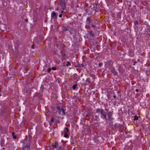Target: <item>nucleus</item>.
Masks as SVG:
<instances>
[{"mask_svg": "<svg viewBox=\"0 0 150 150\" xmlns=\"http://www.w3.org/2000/svg\"><path fill=\"white\" fill-rule=\"evenodd\" d=\"M113 112L112 110L111 111L108 112L107 114L108 116V119H107L106 112H105L104 110L102 109L98 108L96 110V113H98V115H99L100 114V117L103 119H105L106 120H108L110 121L112 120V113Z\"/></svg>", "mask_w": 150, "mask_h": 150, "instance_id": "nucleus-1", "label": "nucleus"}, {"mask_svg": "<svg viewBox=\"0 0 150 150\" xmlns=\"http://www.w3.org/2000/svg\"><path fill=\"white\" fill-rule=\"evenodd\" d=\"M57 112H58L59 115H65L64 110L62 107L57 106Z\"/></svg>", "mask_w": 150, "mask_h": 150, "instance_id": "nucleus-2", "label": "nucleus"}, {"mask_svg": "<svg viewBox=\"0 0 150 150\" xmlns=\"http://www.w3.org/2000/svg\"><path fill=\"white\" fill-rule=\"evenodd\" d=\"M23 142V146L22 150H28L30 149V144L29 143H25V141L23 140H22Z\"/></svg>", "mask_w": 150, "mask_h": 150, "instance_id": "nucleus-3", "label": "nucleus"}, {"mask_svg": "<svg viewBox=\"0 0 150 150\" xmlns=\"http://www.w3.org/2000/svg\"><path fill=\"white\" fill-rule=\"evenodd\" d=\"M121 12H119L117 13V21L119 22H122L123 21V18H122L121 16Z\"/></svg>", "mask_w": 150, "mask_h": 150, "instance_id": "nucleus-4", "label": "nucleus"}, {"mask_svg": "<svg viewBox=\"0 0 150 150\" xmlns=\"http://www.w3.org/2000/svg\"><path fill=\"white\" fill-rule=\"evenodd\" d=\"M58 14L57 13L54 11H52L51 13V19L54 20L56 19L57 18Z\"/></svg>", "mask_w": 150, "mask_h": 150, "instance_id": "nucleus-5", "label": "nucleus"}, {"mask_svg": "<svg viewBox=\"0 0 150 150\" xmlns=\"http://www.w3.org/2000/svg\"><path fill=\"white\" fill-rule=\"evenodd\" d=\"M6 29L5 25L2 23H0V31H4Z\"/></svg>", "mask_w": 150, "mask_h": 150, "instance_id": "nucleus-6", "label": "nucleus"}, {"mask_svg": "<svg viewBox=\"0 0 150 150\" xmlns=\"http://www.w3.org/2000/svg\"><path fill=\"white\" fill-rule=\"evenodd\" d=\"M60 4L62 9H64L65 8V0H61Z\"/></svg>", "mask_w": 150, "mask_h": 150, "instance_id": "nucleus-7", "label": "nucleus"}, {"mask_svg": "<svg viewBox=\"0 0 150 150\" xmlns=\"http://www.w3.org/2000/svg\"><path fill=\"white\" fill-rule=\"evenodd\" d=\"M62 31H66L68 30V27L67 25H64L62 28Z\"/></svg>", "mask_w": 150, "mask_h": 150, "instance_id": "nucleus-8", "label": "nucleus"}, {"mask_svg": "<svg viewBox=\"0 0 150 150\" xmlns=\"http://www.w3.org/2000/svg\"><path fill=\"white\" fill-rule=\"evenodd\" d=\"M93 21L92 19L90 17L87 18L86 21V22L89 25H91V23Z\"/></svg>", "mask_w": 150, "mask_h": 150, "instance_id": "nucleus-9", "label": "nucleus"}, {"mask_svg": "<svg viewBox=\"0 0 150 150\" xmlns=\"http://www.w3.org/2000/svg\"><path fill=\"white\" fill-rule=\"evenodd\" d=\"M111 71L114 75H117V72L116 71L114 67L111 70Z\"/></svg>", "mask_w": 150, "mask_h": 150, "instance_id": "nucleus-10", "label": "nucleus"}, {"mask_svg": "<svg viewBox=\"0 0 150 150\" xmlns=\"http://www.w3.org/2000/svg\"><path fill=\"white\" fill-rule=\"evenodd\" d=\"M113 63V62L111 60H110L108 61L106 64L108 66L110 67L112 66Z\"/></svg>", "mask_w": 150, "mask_h": 150, "instance_id": "nucleus-11", "label": "nucleus"}, {"mask_svg": "<svg viewBox=\"0 0 150 150\" xmlns=\"http://www.w3.org/2000/svg\"><path fill=\"white\" fill-rule=\"evenodd\" d=\"M96 24H97L96 22L95 21H93L91 23V26L92 27H95Z\"/></svg>", "mask_w": 150, "mask_h": 150, "instance_id": "nucleus-12", "label": "nucleus"}, {"mask_svg": "<svg viewBox=\"0 0 150 150\" xmlns=\"http://www.w3.org/2000/svg\"><path fill=\"white\" fill-rule=\"evenodd\" d=\"M58 143L57 142H55L53 144L52 147L53 148H56L58 145Z\"/></svg>", "mask_w": 150, "mask_h": 150, "instance_id": "nucleus-13", "label": "nucleus"}, {"mask_svg": "<svg viewBox=\"0 0 150 150\" xmlns=\"http://www.w3.org/2000/svg\"><path fill=\"white\" fill-rule=\"evenodd\" d=\"M35 96L38 97L40 99L42 98V96L41 94L40 93H36L35 94Z\"/></svg>", "mask_w": 150, "mask_h": 150, "instance_id": "nucleus-14", "label": "nucleus"}, {"mask_svg": "<svg viewBox=\"0 0 150 150\" xmlns=\"http://www.w3.org/2000/svg\"><path fill=\"white\" fill-rule=\"evenodd\" d=\"M64 131L65 133H67L69 132V129L67 127H65L64 129Z\"/></svg>", "mask_w": 150, "mask_h": 150, "instance_id": "nucleus-15", "label": "nucleus"}, {"mask_svg": "<svg viewBox=\"0 0 150 150\" xmlns=\"http://www.w3.org/2000/svg\"><path fill=\"white\" fill-rule=\"evenodd\" d=\"M84 65L83 64H78L76 66H75V67H83Z\"/></svg>", "mask_w": 150, "mask_h": 150, "instance_id": "nucleus-16", "label": "nucleus"}, {"mask_svg": "<svg viewBox=\"0 0 150 150\" xmlns=\"http://www.w3.org/2000/svg\"><path fill=\"white\" fill-rule=\"evenodd\" d=\"M12 136H13V138L14 139H16L17 138L16 135H15V133L14 132H13L12 133Z\"/></svg>", "mask_w": 150, "mask_h": 150, "instance_id": "nucleus-17", "label": "nucleus"}, {"mask_svg": "<svg viewBox=\"0 0 150 150\" xmlns=\"http://www.w3.org/2000/svg\"><path fill=\"white\" fill-rule=\"evenodd\" d=\"M25 82H26V85L27 86H28V87H30V86H31V84L30 83H28V80H26Z\"/></svg>", "mask_w": 150, "mask_h": 150, "instance_id": "nucleus-18", "label": "nucleus"}, {"mask_svg": "<svg viewBox=\"0 0 150 150\" xmlns=\"http://www.w3.org/2000/svg\"><path fill=\"white\" fill-rule=\"evenodd\" d=\"M86 81L88 83V85L91 83V81L89 78H87Z\"/></svg>", "mask_w": 150, "mask_h": 150, "instance_id": "nucleus-19", "label": "nucleus"}, {"mask_svg": "<svg viewBox=\"0 0 150 150\" xmlns=\"http://www.w3.org/2000/svg\"><path fill=\"white\" fill-rule=\"evenodd\" d=\"M89 34L90 36H91L92 37H94V35L93 34V33L92 31H90L89 33Z\"/></svg>", "mask_w": 150, "mask_h": 150, "instance_id": "nucleus-20", "label": "nucleus"}, {"mask_svg": "<svg viewBox=\"0 0 150 150\" xmlns=\"http://www.w3.org/2000/svg\"><path fill=\"white\" fill-rule=\"evenodd\" d=\"M77 85L76 84L75 85H74L72 86V88L74 90L76 89V86H77Z\"/></svg>", "mask_w": 150, "mask_h": 150, "instance_id": "nucleus-21", "label": "nucleus"}, {"mask_svg": "<svg viewBox=\"0 0 150 150\" xmlns=\"http://www.w3.org/2000/svg\"><path fill=\"white\" fill-rule=\"evenodd\" d=\"M64 137L66 138H67L69 137L67 133H65L64 135Z\"/></svg>", "mask_w": 150, "mask_h": 150, "instance_id": "nucleus-22", "label": "nucleus"}, {"mask_svg": "<svg viewBox=\"0 0 150 150\" xmlns=\"http://www.w3.org/2000/svg\"><path fill=\"white\" fill-rule=\"evenodd\" d=\"M71 64L70 62L67 61V64L66 65V66L67 67L68 66H70L71 65Z\"/></svg>", "mask_w": 150, "mask_h": 150, "instance_id": "nucleus-23", "label": "nucleus"}, {"mask_svg": "<svg viewBox=\"0 0 150 150\" xmlns=\"http://www.w3.org/2000/svg\"><path fill=\"white\" fill-rule=\"evenodd\" d=\"M138 116H135L134 117V120H137L138 119Z\"/></svg>", "mask_w": 150, "mask_h": 150, "instance_id": "nucleus-24", "label": "nucleus"}, {"mask_svg": "<svg viewBox=\"0 0 150 150\" xmlns=\"http://www.w3.org/2000/svg\"><path fill=\"white\" fill-rule=\"evenodd\" d=\"M89 76L92 77H93L94 76V75L93 74L90 73Z\"/></svg>", "mask_w": 150, "mask_h": 150, "instance_id": "nucleus-25", "label": "nucleus"}, {"mask_svg": "<svg viewBox=\"0 0 150 150\" xmlns=\"http://www.w3.org/2000/svg\"><path fill=\"white\" fill-rule=\"evenodd\" d=\"M26 141L27 142V141H29V142H30V140H31V139H30V138H28V137H26Z\"/></svg>", "mask_w": 150, "mask_h": 150, "instance_id": "nucleus-26", "label": "nucleus"}, {"mask_svg": "<svg viewBox=\"0 0 150 150\" xmlns=\"http://www.w3.org/2000/svg\"><path fill=\"white\" fill-rule=\"evenodd\" d=\"M51 69L49 68L47 69V71L48 72H50L51 71Z\"/></svg>", "mask_w": 150, "mask_h": 150, "instance_id": "nucleus-27", "label": "nucleus"}, {"mask_svg": "<svg viewBox=\"0 0 150 150\" xmlns=\"http://www.w3.org/2000/svg\"><path fill=\"white\" fill-rule=\"evenodd\" d=\"M138 24V22L137 21H134V24L135 25H137Z\"/></svg>", "mask_w": 150, "mask_h": 150, "instance_id": "nucleus-28", "label": "nucleus"}, {"mask_svg": "<svg viewBox=\"0 0 150 150\" xmlns=\"http://www.w3.org/2000/svg\"><path fill=\"white\" fill-rule=\"evenodd\" d=\"M50 122H54V118L53 117L52 118V119L50 120Z\"/></svg>", "mask_w": 150, "mask_h": 150, "instance_id": "nucleus-29", "label": "nucleus"}, {"mask_svg": "<svg viewBox=\"0 0 150 150\" xmlns=\"http://www.w3.org/2000/svg\"><path fill=\"white\" fill-rule=\"evenodd\" d=\"M103 63H99L98 64V65L99 67H101Z\"/></svg>", "mask_w": 150, "mask_h": 150, "instance_id": "nucleus-30", "label": "nucleus"}, {"mask_svg": "<svg viewBox=\"0 0 150 150\" xmlns=\"http://www.w3.org/2000/svg\"><path fill=\"white\" fill-rule=\"evenodd\" d=\"M52 69L53 70H55L56 69V68L55 67H52Z\"/></svg>", "mask_w": 150, "mask_h": 150, "instance_id": "nucleus-31", "label": "nucleus"}, {"mask_svg": "<svg viewBox=\"0 0 150 150\" xmlns=\"http://www.w3.org/2000/svg\"><path fill=\"white\" fill-rule=\"evenodd\" d=\"M74 141H72L71 142V144H74Z\"/></svg>", "mask_w": 150, "mask_h": 150, "instance_id": "nucleus-32", "label": "nucleus"}, {"mask_svg": "<svg viewBox=\"0 0 150 150\" xmlns=\"http://www.w3.org/2000/svg\"><path fill=\"white\" fill-rule=\"evenodd\" d=\"M62 14H60L59 16V18H61L62 17Z\"/></svg>", "mask_w": 150, "mask_h": 150, "instance_id": "nucleus-33", "label": "nucleus"}, {"mask_svg": "<svg viewBox=\"0 0 150 150\" xmlns=\"http://www.w3.org/2000/svg\"><path fill=\"white\" fill-rule=\"evenodd\" d=\"M28 138H30V139H31V136L30 135H29L28 136Z\"/></svg>", "mask_w": 150, "mask_h": 150, "instance_id": "nucleus-34", "label": "nucleus"}, {"mask_svg": "<svg viewBox=\"0 0 150 150\" xmlns=\"http://www.w3.org/2000/svg\"><path fill=\"white\" fill-rule=\"evenodd\" d=\"M59 120H57L56 121V123H59Z\"/></svg>", "mask_w": 150, "mask_h": 150, "instance_id": "nucleus-35", "label": "nucleus"}, {"mask_svg": "<svg viewBox=\"0 0 150 150\" xmlns=\"http://www.w3.org/2000/svg\"><path fill=\"white\" fill-rule=\"evenodd\" d=\"M95 117H96L97 119L98 118V116L96 115L95 116Z\"/></svg>", "mask_w": 150, "mask_h": 150, "instance_id": "nucleus-36", "label": "nucleus"}, {"mask_svg": "<svg viewBox=\"0 0 150 150\" xmlns=\"http://www.w3.org/2000/svg\"><path fill=\"white\" fill-rule=\"evenodd\" d=\"M139 91V90L138 89H137L136 90V92H138Z\"/></svg>", "mask_w": 150, "mask_h": 150, "instance_id": "nucleus-37", "label": "nucleus"}, {"mask_svg": "<svg viewBox=\"0 0 150 150\" xmlns=\"http://www.w3.org/2000/svg\"><path fill=\"white\" fill-rule=\"evenodd\" d=\"M25 21L26 22H28V19H25Z\"/></svg>", "mask_w": 150, "mask_h": 150, "instance_id": "nucleus-38", "label": "nucleus"}, {"mask_svg": "<svg viewBox=\"0 0 150 150\" xmlns=\"http://www.w3.org/2000/svg\"><path fill=\"white\" fill-rule=\"evenodd\" d=\"M137 62L135 61V62H134V64H133V65H135V63H136Z\"/></svg>", "mask_w": 150, "mask_h": 150, "instance_id": "nucleus-39", "label": "nucleus"}, {"mask_svg": "<svg viewBox=\"0 0 150 150\" xmlns=\"http://www.w3.org/2000/svg\"><path fill=\"white\" fill-rule=\"evenodd\" d=\"M31 47L32 48H34V46H33V45H32L31 46Z\"/></svg>", "mask_w": 150, "mask_h": 150, "instance_id": "nucleus-40", "label": "nucleus"}, {"mask_svg": "<svg viewBox=\"0 0 150 150\" xmlns=\"http://www.w3.org/2000/svg\"><path fill=\"white\" fill-rule=\"evenodd\" d=\"M4 37V36H3V37H2V38H4H4H6V36H4V37Z\"/></svg>", "mask_w": 150, "mask_h": 150, "instance_id": "nucleus-41", "label": "nucleus"}, {"mask_svg": "<svg viewBox=\"0 0 150 150\" xmlns=\"http://www.w3.org/2000/svg\"><path fill=\"white\" fill-rule=\"evenodd\" d=\"M113 97L114 98H116V96L115 95L113 96Z\"/></svg>", "mask_w": 150, "mask_h": 150, "instance_id": "nucleus-42", "label": "nucleus"}, {"mask_svg": "<svg viewBox=\"0 0 150 150\" xmlns=\"http://www.w3.org/2000/svg\"><path fill=\"white\" fill-rule=\"evenodd\" d=\"M78 6V5H77V6Z\"/></svg>", "mask_w": 150, "mask_h": 150, "instance_id": "nucleus-43", "label": "nucleus"}, {"mask_svg": "<svg viewBox=\"0 0 150 150\" xmlns=\"http://www.w3.org/2000/svg\"><path fill=\"white\" fill-rule=\"evenodd\" d=\"M63 11H62V13Z\"/></svg>", "mask_w": 150, "mask_h": 150, "instance_id": "nucleus-44", "label": "nucleus"}, {"mask_svg": "<svg viewBox=\"0 0 150 150\" xmlns=\"http://www.w3.org/2000/svg\"><path fill=\"white\" fill-rule=\"evenodd\" d=\"M149 120H150V119Z\"/></svg>", "mask_w": 150, "mask_h": 150, "instance_id": "nucleus-45", "label": "nucleus"}]
</instances>
